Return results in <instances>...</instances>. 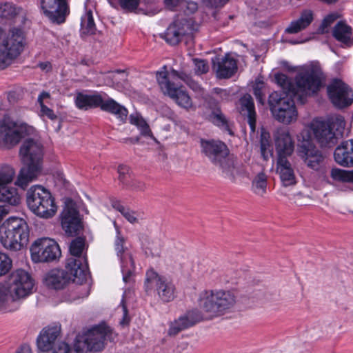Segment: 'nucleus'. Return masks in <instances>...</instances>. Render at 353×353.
<instances>
[{
  "mask_svg": "<svg viewBox=\"0 0 353 353\" xmlns=\"http://www.w3.org/2000/svg\"><path fill=\"white\" fill-rule=\"evenodd\" d=\"M199 306L205 314V317L197 309L188 311L172 322L168 330L170 336H175L204 319H213L230 312L236 303L234 292L225 290H207L199 294Z\"/></svg>",
  "mask_w": 353,
  "mask_h": 353,
  "instance_id": "1",
  "label": "nucleus"
},
{
  "mask_svg": "<svg viewBox=\"0 0 353 353\" xmlns=\"http://www.w3.org/2000/svg\"><path fill=\"white\" fill-rule=\"evenodd\" d=\"M19 154L24 166L21 169L15 184L25 190L41 172L43 145L37 139H26L20 148Z\"/></svg>",
  "mask_w": 353,
  "mask_h": 353,
  "instance_id": "2",
  "label": "nucleus"
},
{
  "mask_svg": "<svg viewBox=\"0 0 353 353\" xmlns=\"http://www.w3.org/2000/svg\"><path fill=\"white\" fill-rule=\"evenodd\" d=\"M156 78L160 90L163 94L168 96L180 107L188 110L193 105L192 101L186 90L183 86L176 85L174 81L180 79L190 85V76L184 72L172 69L166 70V66L156 73Z\"/></svg>",
  "mask_w": 353,
  "mask_h": 353,
  "instance_id": "3",
  "label": "nucleus"
},
{
  "mask_svg": "<svg viewBox=\"0 0 353 353\" xmlns=\"http://www.w3.org/2000/svg\"><path fill=\"white\" fill-rule=\"evenodd\" d=\"M345 126L344 117L341 115L332 116L327 119H314L309 125L314 138L321 148L334 147L343 137Z\"/></svg>",
  "mask_w": 353,
  "mask_h": 353,
  "instance_id": "4",
  "label": "nucleus"
},
{
  "mask_svg": "<svg viewBox=\"0 0 353 353\" xmlns=\"http://www.w3.org/2000/svg\"><path fill=\"white\" fill-rule=\"evenodd\" d=\"M325 82L326 77L319 64L307 65L295 77L296 96L304 103L305 98L317 95Z\"/></svg>",
  "mask_w": 353,
  "mask_h": 353,
  "instance_id": "5",
  "label": "nucleus"
},
{
  "mask_svg": "<svg viewBox=\"0 0 353 353\" xmlns=\"http://www.w3.org/2000/svg\"><path fill=\"white\" fill-rule=\"evenodd\" d=\"M30 230L26 221L21 218L11 216L0 228V242L8 250L17 251L26 246Z\"/></svg>",
  "mask_w": 353,
  "mask_h": 353,
  "instance_id": "6",
  "label": "nucleus"
},
{
  "mask_svg": "<svg viewBox=\"0 0 353 353\" xmlns=\"http://www.w3.org/2000/svg\"><path fill=\"white\" fill-rule=\"evenodd\" d=\"M201 152L227 176L234 178V161L229 156V150L222 141L201 140Z\"/></svg>",
  "mask_w": 353,
  "mask_h": 353,
  "instance_id": "7",
  "label": "nucleus"
},
{
  "mask_svg": "<svg viewBox=\"0 0 353 353\" xmlns=\"http://www.w3.org/2000/svg\"><path fill=\"white\" fill-rule=\"evenodd\" d=\"M26 202L29 209L41 218H52L57 210L51 193L41 185H33L28 190Z\"/></svg>",
  "mask_w": 353,
  "mask_h": 353,
  "instance_id": "8",
  "label": "nucleus"
},
{
  "mask_svg": "<svg viewBox=\"0 0 353 353\" xmlns=\"http://www.w3.org/2000/svg\"><path fill=\"white\" fill-rule=\"evenodd\" d=\"M301 136L303 141L299 145L297 153L304 163L310 169L319 172L324 181L328 182L326 176V169L324 168L325 157L321 151L319 150L310 141V132L303 130Z\"/></svg>",
  "mask_w": 353,
  "mask_h": 353,
  "instance_id": "9",
  "label": "nucleus"
},
{
  "mask_svg": "<svg viewBox=\"0 0 353 353\" xmlns=\"http://www.w3.org/2000/svg\"><path fill=\"white\" fill-rule=\"evenodd\" d=\"M281 94L279 91H274L271 93L268 98V104L270 109L278 121L290 124L296 121L298 112L294 101V97Z\"/></svg>",
  "mask_w": 353,
  "mask_h": 353,
  "instance_id": "10",
  "label": "nucleus"
},
{
  "mask_svg": "<svg viewBox=\"0 0 353 353\" xmlns=\"http://www.w3.org/2000/svg\"><path fill=\"white\" fill-rule=\"evenodd\" d=\"M85 250V241L83 238L77 237L71 242L70 252L72 256L67 259L65 268L74 279H78V281L85 279L88 273V263Z\"/></svg>",
  "mask_w": 353,
  "mask_h": 353,
  "instance_id": "11",
  "label": "nucleus"
},
{
  "mask_svg": "<svg viewBox=\"0 0 353 353\" xmlns=\"http://www.w3.org/2000/svg\"><path fill=\"white\" fill-rule=\"evenodd\" d=\"M144 288L147 293L154 289L159 299L164 303L173 301L176 296V288L173 282L154 270L146 272Z\"/></svg>",
  "mask_w": 353,
  "mask_h": 353,
  "instance_id": "12",
  "label": "nucleus"
},
{
  "mask_svg": "<svg viewBox=\"0 0 353 353\" xmlns=\"http://www.w3.org/2000/svg\"><path fill=\"white\" fill-rule=\"evenodd\" d=\"M26 123H18L9 117L0 121V146L11 147L17 145L22 137L30 132Z\"/></svg>",
  "mask_w": 353,
  "mask_h": 353,
  "instance_id": "13",
  "label": "nucleus"
},
{
  "mask_svg": "<svg viewBox=\"0 0 353 353\" xmlns=\"http://www.w3.org/2000/svg\"><path fill=\"white\" fill-rule=\"evenodd\" d=\"M31 258L35 263L50 262L61 255L57 243L50 238H41L34 241L30 248Z\"/></svg>",
  "mask_w": 353,
  "mask_h": 353,
  "instance_id": "14",
  "label": "nucleus"
},
{
  "mask_svg": "<svg viewBox=\"0 0 353 353\" xmlns=\"http://www.w3.org/2000/svg\"><path fill=\"white\" fill-rule=\"evenodd\" d=\"M33 286V280L28 272L21 269L14 271L10 275L8 286L12 301L29 295Z\"/></svg>",
  "mask_w": 353,
  "mask_h": 353,
  "instance_id": "15",
  "label": "nucleus"
},
{
  "mask_svg": "<svg viewBox=\"0 0 353 353\" xmlns=\"http://www.w3.org/2000/svg\"><path fill=\"white\" fill-rule=\"evenodd\" d=\"M327 93L331 103L339 109L347 108L353 103V90L340 79H334L327 85Z\"/></svg>",
  "mask_w": 353,
  "mask_h": 353,
  "instance_id": "16",
  "label": "nucleus"
},
{
  "mask_svg": "<svg viewBox=\"0 0 353 353\" xmlns=\"http://www.w3.org/2000/svg\"><path fill=\"white\" fill-rule=\"evenodd\" d=\"M42 13L54 23L65 22L70 14L69 0H40Z\"/></svg>",
  "mask_w": 353,
  "mask_h": 353,
  "instance_id": "17",
  "label": "nucleus"
},
{
  "mask_svg": "<svg viewBox=\"0 0 353 353\" xmlns=\"http://www.w3.org/2000/svg\"><path fill=\"white\" fill-rule=\"evenodd\" d=\"M61 218L62 228L67 234L75 235L81 228L79 212L72 200L65 203Z\"/></svg>",
  "mask_w": 353,
  "mask_h": 353,
  "instance_id": "18",
  "label": "nucleus"
},
{
  "mask_svg": "<svg viewBox=\"0 0 353 353\" xmlns=\"http://www.w3.org/2000/svg\"><path fill=\"white\" fill-rule=\"evenodd\" d=\"M23 40L22 30L13 28L9 31L6 37H3L1 48L9 52L11 55L17 57L23 49Z\"/></svg>",
  "mask_w": 353,
  "mask_h": 353,
  "instance_id": "19",
  "label": "nucleus"
},
{
  "mask_svg": "<svg viewBox=\"0 0 353 353\" xmlns=\"http://www.w3.org/2000/svg\"><path fill=\"white\" fill-rule=\"evenodd\" d=\"M275 146L277 157H288L294 149V141L286 128H279L274 134Z\"/></svg>",
  "mask_w": 353,
  "mask_h": 353,
  "instance_id": "20",
  "label": "nucleus"
},
{
  "mask_svg": "<svg viewBox=\"0 0 353 353\" xmlns=\"http://www.w3.org/2000/svg\"><path fill=\"white\" fill-rule=\"evenodd\" d=\"M205 110L203 113V117L216 125L226 127L227 120L222 114L218 100L212 97H208L203 105Z\"/></svg>",
  "mask_w": 353,
  "mask_h": 353,
  "instance_id": "21",
  "label": "nucleus"
},
{
  "mask_svg": "<svg viewBox=\"0 0 353 353\" xmlns=\"http://www.w3.org/2000/svg\"><path fill=\"white\" fill-rule=\"evenodd\" d=\"M213 70L219 79L230 78L237 70V61L230 54H227L213 61Z\"/></svg>",
  "mask_w": 353,
  "mask_h": 353,
  "instance_id": "22",
  "label": "nucleus"
},
{
  "mask_svg": "<svg viewBox=\"0 0 353 353\" xmlns=\"http://www.w3.org/2000/svg\"><path fill=\"white\" fill-rule=\"evenodd\" d=\"M101 101L99 108L104 112L114 114L121 121L125 122L127 119L128 111L122 105L110 98L106 93L101 92Z\"/></svg>",
  "mask_w": 353,
  "mask_h": 353,
  "instance_id": "23",
  "label": "nucleus"
},
{
  "mask_svg": "<svg viewBox=\"0 0 353 353\" xmlns=\"http://www.w3.org/2000/svg\"><path fill=\"white\" fill-rule=\"evenodd\" d=\"M61 333V326L54 325L44 327L37 338V347L42 352L50 350Z\"/></svg>",
  "mask_w": 353,
  "mask_h": 353,
  "instance_id": "24",
  "label": "nucleus"
},
{
  "mask_svg": "<svg viewBox=\"0 0 353 353\" xmlns=\"http://www.w3.org/2000/svg\"><path fill=\"white\" fill-rule=\"evenodd\" d=\"M124 240L122 237L117 236L115 241V249L117 254L121 256V271L124 282H130L132 273L134 270V263L132 256L130 254L123 253Z\"/></svg>",
  "mask_w": 353,
  "mask_h": 353,
  "instance_id": "25",
  "label": "nucleus"
},
{
  "mask_svg": "<svg viewBox=\"0 0 353 353\" xmlns=\"http://www.w3.org/2000/svg\"><path fill=\"white\" fill-rule=\"evenodd\" d=\"M334 158L336 163L341 166L353 167V139L341 142L335 148Z\"/></svg>",
  "mask_w": 353,
  "mask_h": 353,
  "instance_id": "26",
  "label": "nucleus"
},
{
  "mask_svg": "<svg viewBox=\"0 0 353 353\" xmlns=\"http://www.w3.org/2000/svg\"><path fill=\"white\" fill-rule=\"evenodd\" d=\"M276 170L284 186L287 187L296 184L294 170L288 157H277Z\"/></svg>",
  "mask_w": 353,
  "mask_h": 353,
  "instance_id": "27",
  "label": "nucleus"
},
{
  "mask_svg": "<svg viewBox=\"0 0 353 353\" xmlns=\"http://www.w3.org/2000/svg\"><path fill=\"white\" fill-rule=\"evenodd\" d=\"M65 272L59 269L50 270L44 279L45 284L50 288L59 290L63 288L70 279H72L73 281L77 279L67 270Z\"/></svg>",
  "mask_w": 353,
  "mask_h": 353,
  "instance_id": "28",
  "label": "nucleus"
},
{
  "mask_svg": "<svg viewBox=\"0 0 353 353\" xmlns=\"http://www.w3.org/2000/svg\"><path fill=\"white\" fill-rule=\"evenodd\" d=\"M101 101V93L95 92L92 94L83 92H77L74 97L76 107L81 110H88L99 108V103Z\"/></svg>",
  "mask_w": 353,
  "mask_h": 353,
  "instance_id": "29",
  "label": "nucleus"
},
{
  "mask_svg": "<svg viewBox=\"0 0 353 353\" xmlns=\"http://www.w3.org/2000/svg\"><path fill=\"white\" fill-rule=\"evenodd\" d=\"M240 112L248 118V122L252 132L256 128V112L254 104L252 97L250 94H245L240 99Z\"/></svg>",
  "mask_w": 353,
  "mask_h": 353,
  "instance_id": "30",
  "label": "nucleus"
},
{
  "mask_svg": "<svg viewBox=\"0 0 353 353\" xmlns=\"http://www.w3.org/2000/svg\"><path fill=\"white\" fill-rule=\"evenodd\" d=\"M185 30L183 24L181 21H174L170 24L161 37L170 45H176L182 39Z\"/></svg>",
  "mask_w": 353,
  "mask_h": 353,
  "instance_id": "31",
  "label": "nucleus"
},
{
  "mask_svg": "<svg viewBox=\"0 0 353 353\" xmlns=\"http://www.w3.org/2000/svg\"><path fill=\"white\" fill-rule=\"evenodd\" d=\"M314 19L313 12L310 10H304L301 12L297 20L290 23L285 29V32L289 34H296L308 27Z\"/></svg>",
  "mask_w": 353,
  "mask_h": 353,
  "instance_id": "32",
  "label": "nucleus"
},
{
  "mask_svg": "<svg viewBox=\"0 0 353 353\" xmlns=\"http://www.w3.org/2000/svg\"><path fill=\"white\" fill-rule=\"evenodd\" d=\"M274 79L276 84L283 90V92H279L281 94H284V96H296V83L294 84L286 74L277 73L274 75Z\"/></svg>",
  "mask_w": 353,
  "mask_h": 353,
  "instance_id": "33",
  "label": "nucleus"
},
{
  "mask_svg": "<svg viewBox=\"0 0 353 353\" xmlns=\"http://www.w3.org/2000/svg\"><path fill=\"white\" fill-rule=\"evenodd\" d=\"M21 201V196L17 189L7 185L0 187V202L8 203L12 205H17Z\"/></svg>",
  "mask_w": 353,
  "mask_h": 353,
  "instance_id": "34",
  "label": "nucleus"
},
{
  "mask_svg": "<svg viewBox=\"0 0 353 353\" xmlns=\"http://www.w3.org/2000/svg\"><path fill=\"white\" fill-rule=\"evenodd\" d=\"M97 30L92 10H87L81 17L80 33L82 37L95 34Z\"/></svg>",
  "mask_w": 353,
  "mask_h": 353,
  "instance_id": "35",
  "label": "nucleus"
},
{
  "mask_svg": "<svg viewBox=\"0 0 353 353\" xmlns=\"http://www.w3.org/2000/svg\"><path fill=\"white\" fill-rule=\"evenodd\" d=\"M352 35V28L343 21L338 22L333 29L334 37L340 42L347 43Z\"/></svg>",
  "mask_w": 353,
  "mask_h": 353,
  "instance_id": "36",
  "label": "nucleus"
},
{
  "mask_svg": "<svg viewBox=\"0 0 353 353\" xmlns=\"http://www.w3.org/2000/svg\"><path fill=\"white\" fill-rule=\"evenodd\" d=\"M267 179L266 174L263 172L255 176L252 182V190L254 194L263 196L266 193Z\"/></svg>",
  "mask_w": 353,
  "mask_h": 353,
  "instance_id": "37",
  "label": "nucleus"
},
{
  "mask_svg": "<svg viewBox=\"0 0 353 353\" xmlns=\"http://www.w3.org/2000/svg\"><path fill=\"white\" fill-rule=\"evenodd\" d=\"M330 176L335 181L353 183V170H345L334 168L330 171Z\"/></svg>",
  "mask_w": 353,
  "mask_h": 353,
  "instance_id": "38",
  "label": "nucleus"
},
{
  "mask_svg": "<svg viewBox=\"0 0 353 353\" xmlns=\"http://www.w3.org/2000/svg\"><path fill=\"white\" fill-rule=\"evenodd\" d=\"M21 8L12 3L0 4V18L11 19L19 14Z\"/></svg>",
  "mask_w": 353,
  "mask_h": 353,
  "instance_id": "39",
  "label": "nucleus"
},
{
  "mask_svg": "<svg viewBox=\"0 0 353 353\" xmlns=\"http://www.w3.org/2000/svg\"><path fill=\"white\" fill-rule=\"evenodd\" d=\"M10 300L12 301L9 292V288L0 283V312H12L17 309L8 308V304Z\"/></svg>",
  "mask_w": 353,
  "mask_h": 353,
  "instance_id": "40",
  "label": "nucleus"
},
{
  "mask_svg": "<svg viewBox=\"0 0 353 353\" xmlns=\"http://www.w3.org/2000/svg\"><path fill=\"white\" fill-rule=\"evenodd\" d=\"M15 172L13 168L6 166L0 170V187L6 186L14 179Z\"/></svg>",
  "mask_w": 353,
  "mask_h": 353,
  "instance_id": "41",
  "label": "nucleus"
},
{
  "mask_svg": "<svg viewBox=\"0 0 353 353\" xmlns=\"http://www.w3.org/2000/svg\"><path fill=\"white\" fill-rule=\"evenodd\" d=\"M141 0H117L118 4L123 10L134 12L139 6Z\"/></svg>",
  "mask_w": 353,
  "mask_h": 353,
  "instance_id": "42",
  "label": "nucleus"
},
{
  "mask_svg": "<svg viewBox=\"0 0 353 353\" xmlns=\"http://www.w3.org/2000/svg\"><path fill=\"white\" fill-rule=\"evenodd\" d=\"M17 57L11 55L9 52L2 48H0V70H3L10 65L12 61Z\"/></svg>",
  "mask_w": 353,
  "mask_h": 353,
  "instance_id": "43",
  "label": "nucleus"
},
{
  "mask_svg": "<svg viewBox=\"0 0 353 353\" xmlns=\"http://www.w3.org/2000/svg\"><path fill=\"white\" fill-rule=\"evenodd\" d=\"M264 87L265 85L263 81L259 79H256L254 85H253L254 94L258 102L260 103L261 104L264 103Z\"/></svg>",
  "mask_w": 353,
  "mask_h": 353,
  "instance_id": "44",
  "label": "nucleus"
},
{
  "mask_svg": "<svg viewBox=\"0 0 353 353\" xmlns=\"http://www.w3.org/2000/svg\"><path fill=\"white\" fill-rule=\"evenodd\" d=\"M11 267V259L6 254L0 252V276L8 273Z\"/></svg>",
  "mask_w": 353,
  "mask_h": 353,
  "instance_id": "45",
  "label": "nucleus"
},
{
  "mask_svg": "<svg viewBox=\"0 0 353 353\" xmlns=\"http://www.w3.org/2000/svg\"><path fill=\"white\" fill-rule=\"evenodd\" d=\"M193 63L194 65V72L196 74H205L209 70V65L207 61L200 59H193Z\"/></svg>",
  "mask_w": 353,
  "mask_h": 353,
  "instance_id": "46",
  "label": "nucleus"
},
{
  "mask_svg": "<svg viewBox=\"0 0 353 353\" xmlns=\"http://www.w3.org/2000/svg\"><path fill=\"white\" fill-rule=\"evenodd\" d=\"M73 299H83L89 295V288L88 285H79L77 286L74 291Z\"/></svg>",
  "mask_w": 353,
  "mask_h": 353,
  "instance_id": "47",
  "label": "nucleus"
},
{
  "mask_svg": "<svg viewBox=\"0 0 353 353\" xmlns=\"http://www.w3.org/2000/svg\"><path fill=\"white\" fill-rule=\"evenodd\" d=\"M118 172H119V181L125 185H128L130 178L129 175V169L128 167L125 165H119L118 167Z\"/></svg>",
  "mask_w": 353,
  "mask_h": 353,
  "instance_id": "48",
  "label": "nucleus"
},
{
  "mask_svg": "<svg viewBox=\"0 0 353 353\" xmlns=\"http://www.w3.org/2000/svg\"><path fill=\"white\" fill-rule=\"evenodd\" d=\"M74 352V343L72 348H70L69 345L65 342H61L57 344L53 350L52 353H72Z\"/></svg>",
  "mask_w": 353,
  "mask_h": 353,
  "instance_id": "49",
  "label": "nucleus"
},
{
  "mask_svg": "<svg viewBox=\"0 0 353 353\" xmlns=\"http://www.w3.org/2000/svg\"><path fill=\"white\" fill-rule=\"evenodd\" d=\"M339 18V15L336 13H332L326 16L321 25V32H325V29L329 27L332 23H334V21H336Z\"/></svg>",
  "mask_w": 353,
  "mask_h": 353,
  "instance_id": "50",
  "label": "nucleus"
},
{
  "mask_svg": "<svg viewBox=\"0 0 353 353\" xmlns=\"http://www.w3.org/2000/svg\"><path fill=\"white\" fill-rule=\"evenodd\" d=\"M40 108L41 116H45L50 120H55L57 118L54 111L47 107L45 104H41Z\"/></svg>",
  "mask_w": 353,
  "mask_h": 353,
  "instance_id": "51",
  "label": "nucleus"
},
{
  "mask_svg": "<svg viewBox=\"0 0 353 353\" xmlns=\"http://www.w3.org/2000/svg\"><path fill=\"white\" fill-rule=\"evenodd\" d=\"M229 0H203V3L209 8L223 7Z\"/></svg>",
  "mask_w": 353,
  "mask_h": 353,
  "instance_id": "52",
  "label": "nucleus"
},
{
  "mask_svg": "<svg viewBox=\"0 0 353 353\" xmlns=\"http://www.w3.org/2000/svg\"><path fill=\"white\" fill-rule=\"evenodd\" d=\"M136 126H137V128H139V130L141 132V134L145 136L149 135L150 133H151V130L150 129L149 125L143 118L140 119V121L136 125Z\"/></svg>",
  "mask_w": 353,
  "mask_h": 353,
  "instance_id": "53",
  "label": "nucleus"
},
{
  "mask_svg": "<svg viewBox=\"0 0 353 353\" xmlns=\"http://www.w3.org/2000/svg\"><path fill=\"white\" fill-rule=\"evenodd\" d=\"M121 214L131 223H135L138 221L135 212L128 208Z\"/></svg>",
  "mask_w": 353,
  "mask_h": 353,
  "instance_id": "54",
  "label": "nucleus"
},
{
  "mask_svg": "<svg viewBox=\"0 0 353 353\" xmlns=\"http://www.w3.org/2000/svg\"><path fill=\"white\" fill-rule=\"evenodd\" d=\"M127 185H129L132 190L135 191H143L145 189V183L137 180L132 181L131 183H128Z\"/></svg>",
  "mask_w": 353,
  "mask_h": 353,
  "instance_id": "55",
  "label": "nucleus"
},
{
  "mask_svg": "<svg viewBox=\"0 0 353 353\" xmlns=\"http://www.w3.org/2000/svg\"><path fill=\"white\" fill-rule=\"evenodd\" d=\"M111 205L112 208L119 212H120L121 214L128 208L123 206L120 201L118 200H112L111 202Z\"/></svg>",
  "mask_w": 353,
  "mask_h": 353,
  "instance_id": "56",
  "label": "nucleus"
},
{
  "mask_svg": "<svg viewBox=\"0 0 353 353\" xmlns=\"http://www.w3.org/2000/svg\"><path fill=\"white\" fill-rule=\"evenodd\" d=\"M50 97V94L48 92H42L38 97L37 101L39 103V105L43 103V100L45 99H49Z\"/></svg>",
  "mask_w": 353,
  "mask_h": 353,
  "instance_id": "57",
  "label": "nucleus"
},
{
  "mask_svg": "<svg viewBox=\"0 0 353 353\" xmlns=\"http://www.w3.org/2000/svg\"><path fill=\"white\" fill-rule=\"evenodd\" d=\"M142 117L137 113L132 114L130 116V122L131 124L136 125Z\"/></svg>",
  "mask_w": 353,
  "mask_h": 353,
  "instance_id": "58",
  "label": "nucleus"
},
{
  "mask_svg": "<svg viewBox=\"0 0 353 353\" xmlns=\"http://www.w3.org/2000/svg\"><path fill=\"white\" fill-rule=\"evenodd\" d=\"M270 145L267 139H261V152L270 151Z\"/></svg>",
  "mask_w": 353,
  "mask_h": 353,
  "instance_id": "59",
  "label": "nucleus"
},
{
  "mask_svg": "<svg viewBox=\"0 0 353 353\" xmlns=\"http://www.w3.org/2000/svg\"><path fill=\"white\" fill-rule=\"evenodd\" d=\"M180 0H164V2L167 7L170 9L174 8L177 6Z\"/></svg>",
  "mask_w": 353,
  "mask_h": 353,
  "instance_id": "60",
  "label": "nucleus"
},
{
  "mask_svg": "<svg viewBox=\"0 0 353 353\" xmlns=\"http://www.w3.org/2000/svg\"><path fill=\"white\" fill-rule=\"evenodd\" d=\"M123 317L121 321V324L126 325L129 323V318L128 317V310L125 305L123 306Z\"/></svg>",
  "mask_w": 353,
  "mask_h": 353,
  "instance_id": "61",
  "label": "nucleus"
},
{
  "mask_svg": "<svg viewBox=\"0 0 353 353\" xmlns=\"http://www.w3.org/2000/svg\"><path fill=\"white\" fill-rule=\"evenodd\" d=\"M17 353H32V350L28 346H23Z\"/></svg>",
  "mask_w": 353,
  "mask_h": 353,
  "instance_id": "62",
  "label": "nucleus"
},
{
  "mask_svg": "<svg viewBox=\"0 0 353 353\" xmlns=\"http://www.w3.org/2000/svg\"><path fill=\"white\" fill-rule=\"evenodd\" d=\"M268 152L269 151H261V156H262L263 159L264 160H265V161H267L268 159V157H269Z\"/></svg>",
  "mask_w": 353,
  "mask_h": 353,
  "instance_id": "63",
  "label": "nucleus"
},
{
  "mask_svg": "<svg viewBox=\"0 0 353 353\" xmlns=\"http://www.w3.org/2000/svg\"><path fill=\"white\" fill-rule=\"evenodd\" d=\"M189 8L192 10L194 11L197 9V6L194 3H191L189 4Z\"/></svg>",
  "mask_w": 353,
  "mask_h": 353,
  "instance_id": "64",
  "label": "nucleus"
}]
</instances>
